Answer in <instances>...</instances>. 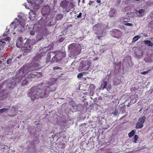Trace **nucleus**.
<instances>
[{"label": "nucleus", "instance_id": "f257e3e1", "mask_svg": "<svg viewBox=\"0 0 153 153\" xmlns=\"http://www.w3.org/2000/svg\"><path fill=\"white\" fill-rule=\"evenodd\" d=\"M43 86V84L39 85L38 87H33L29 89L28 91V96H47L48 95L50 92L52 91L51 89V86L50 87L45 86L41 89V87Z\"/></svg>", "mask_w": 153, "mask_h": 153}, {"label": "nucleus", "instance_id": "f03ea898", "mask_svg": "<svg viewBox=\"0 0 153 153\" xmlns=\"http://www.w3.org/2000/svg\"><path fill=\"white\" fill-rule=\"evenodd\" d=\"M68 50L71 55L74 56L79 55L81 50L80 46L75 43L70 45L68 46Z\"/></svg>", "mask_w": 153, "mask_h": 153}, {"label": "nucleus", "instance_id": "7ed1b4c3", "mask_svg": "<svg viewBox=\"0 0 153 153\" xmlns=\"http://www.w3.org/2000/svg\"><path fill=\"white\" fill-rule=\"evenodd\" d=\"M53 54L55 55L52 58L51 63L54 62H59L62 60L63 57H65V53L62 51H54Z\"/></svg>", "mask_w": 153, "mask_h": 153}, {"label": "nucleus", "instance_id": "20e7f679", "mask_svg": "<svg viewBox=\"0 0 153 153\" xmlns=\"http://www.w3.org/2000/svg\"><path fill=\"white\" fill-rule=\"evenodd\" d=\"M33 70H30L25 74L26 78H30L32 77H39L41 76V73L40 72H37L36 71H32Z\"/></svg>", "mask_w": 153, "mask_h": 153}, {"label": "nucleus", "instance_id": "39448f33", "mask_svg": "<svg viewBox=\"0 0 153 153\" xmlns=\"http://www.w3.org/2000/svg\"><path fill=\"white\" fill-rule=\"evenodd\" d=\"M90 65V63L88 61H81L80 63L79 68L82 70H87Z\"/></svg>", "mask_w": 153, "mask_h": 153}, {"label": "nucleus", "instance_id": "423d86ee", "mask_svg": "<svg viewBox=\"0 0 153 153\" xmlns=\"http://www.w3.org/2000/svg\"><path fill=\"white\" fill-rule=\"evenodd\" d=\"M32 47L30 43L28 42H26L24 46L22 47L21 49L23 52V54L25 53H28L32 49Z\"/></svg>", "mask_w": 153, "mask_h": 153}, {"label": "nucleus", "instance_id": "0eeeda50", "mask_svg": "<svg viewBox=\"0 0 153 153\" xmlns=\"http://www.w3.org/2000/svg\"><path fill=\"white\" fill-rule=\"evenodd\" d=\"M68 4L69 1L66 0H63L61 1L60 3V6L66 12H67V8Z\"/></svg>", "mask_w": 153, "mask_h": 153}, {"label": "nucleus", "instance_id": "6e6552de", "mask_svg": "<svg viewBox=\"0 0 153 153\" xmlns=\"http://www.w3.org/2000/svg\"><path fill=\"white\" fill-rule=\"evenodd\" d=\"M23 40L22 37H19L18 38L16 41V45L18 48H20L22 47Z\"/></svg>", "mask_w": 153, "mask_h": 153}, {"label": "nucleus", "instance_id": "1a4fd4ad", "mask_svg": "<svg viewBox=\"0 0 153 153\" xmlns=\"http://www.w3.org/2000/svg\"><path fill=\"white\" fill-rule=\"evenodd\" d=\"M16 84L15 81H13L10 83H7V85L6 89L7 90L10 89H13L16 86Z\"/></svg>", "mask_w": 153, "mask_h": 153}, {"label": "nucleus", "instance_id": "9d476101", "mask_svg": "<svg viewBox=\"0 0 153 153\" xmlns=\"http://www.w3.org/2000/svg\"><path fill=\"white\" fill-rule=\"evenodd\" d=\"M28 2L31 4L33 7V10H32L33 11H34L36 12V11L39 9V6L37 4H33V3L34 2L33 1V0H27Z\"/></svg>", "mask_w": 153, "mask_h": 153}, {"label": "nucleus", "instance_id": "9b49d317", "mask_svg": "<svg viewBox=\"0 0 153 153\" xmlns=\"http://www.w3.org/2000/svg\"><path fill=\"white\" fill-rule=\"evenodd\" d=\"M29 17L31 20H34L36 15L35 11L33 10H30L29 13Z\"/></svg>", "mask_w": 153, "mask_h": 153}, {"label": "nucleus", "instance_id": "f8f14e48", "mask_svg": "<svg viewBox=\"0 0 153 153\" xmlns=\"http://www.w3.org/2000/svg\"><path fill=\"white\" fill-rule=\"evenodd\" d=\"M96 87L94 84H91L89 87V89L88 90V91L89 90L90 94L89 96H93L94 94L93 91L96 88Z\"/></svg>", "mask_w": 153, "mask_h": 153}, {"label": "nucleus", "instance_id": "ddd939ff", "mask_svg": "<svg viewBox=\"0 0 153 153\" xmlns=\"http://www.w3.org/2000/svg\"><path fill=\"white\" fill-rule=\"evenodd\" d=\"M15 28H17L18 31L20 32H23L24 30V26L22 24L18 25L14 27Z\"/></svg>", "mask_w": 153, "mask_h": 153}, {"label": "nucleus", "instance_id": "4468645a", "mask_svg": "<svg viewBox=\"0 0 153 153\" xmlns=\"http://www.w3.org/2000/svg\"><path fill=\"white\" fill-rule=\"evenodd\" d=\"M41 13L43 15L47 14L49 12V9L46 7H44L41 10Z\"/></svg>", "mask_w": 153, "mask_h": 153}, {"label": "nucleus", "instance_id": "2eb2a0df", "mask_svg": "<svg viewBox=\"0 0 153 153\" xmlns=\"http://www.w3.org/2000/svg\"><path fill=\"white\" fill-rule=\"evenodd\" d=\"M53 54V51L50 52H48L47 54L46 57V62H51V55Z\"/></svg>", "mask_w": 153, "mask_h": 153}, {"label": "nucleus", "instance_id": "dca6fc26", "mask_svg": "<svg viewBox=\"0 0 153 153\" xmlns=\"http://www.w3.org/2000/svg\"><path fill=\"white\" fill-rule=\"evenodd\" d=\"M74 4L72 2L69 3L68 5V8H67V12H69L70 10L74 7Z\"/></svg>", "mask_w": 153, "mask_h": 153}, {"label": "nucleus", "instance_id": "f3484780", "mask_svg": "<svg viewBox=\"0 0 153 153\" xmlns=\"http://www.w3.org/2000/svg\"><path fill=\"white\" fill-rule=\"evenodd\" d=\"M109 16L111 17H114L116 16V11L114 9H111L110 11Z\"/></svg>", "mask_w": 153, "mask_h": 153}, {"label": "nucleus", "instance_id": "a211bd4d", "mask_svg": "<svg viewBox=\"0 0 153 153\" xmlns=\"http://www.w3.org/2000/svg\"><path fill=\"white\" fill-rule=\"evenodd\" d=\"M102 27V25L101 24H97L93 26V28L95 30H97L99 29L100 30Z\"/></svg>", "mask_w": 153, "mask_h": 153}, {"label": "nucleus", "instance_id": "6ab92c4d", "mask_svg": "<svg viewBox=\"0 0 153 153\" xmlns=\"http://www.w3.org/2000/svg\"><path fill=\"white\" fill-rule=\"evenodd\" d=\"M144 43L145 44L148 46L152 47L153 46V42H151L149 40L144 41Z\"/></svg>", "mask_w": 153, "mask_h": 153}, {"label": "nucleus", "instance_id": "aec40b11", "mask_svg": "<svg viewBox=\"0 0 153 153\" xmlns=\"http://www.w3.org/2000/svg\"><path fill=\"white\" fill-rule=\"evenodd\" d=\"M107 85V82L106 81H103L101 85L100 88L103 90L105 87H106Z\"/></svg>", "mask_w": 153, "mask_h": 153}, {"label": "nucleus", "instance_id": "412c9836", "mask_svg": "<svg viewBox=\"0 0 153 153\" xmlns=\"http://www.w3.org/2000/svg\"><path fill=\"white\" fill-rule=\"evenodd\" d=\"M43 38V36L42 34L41 33H40L37 35L36 36V39L39 41L42 39Z\"/></svg>", "mask_w": 153, "mask_h": 153}, {"label": "nucleus", "instance_id": "4be33fe9", "mask_svg": "<svg viewBox=\"0 0 153 153\" xmlns=\"http://www.w3.org/2000/svg\"><path fill=\"white\" fill-rule=\"evenodd\" d=\"M146 119V117L143 116L142 117L139 118L138 122L140 123V124H143L145 121Z\"/></svg>", "mask_w": 153, "mask_h": 153}, {"label": "nucleus", "instance_id": "5701e85b", "mask_svg": "<svg viewBox=\"0 0 153 153\" xmlns=\"http://www.w3.org/2000/svg\"><path fill=\"white\" fill-rule=\"evenodd\" d=\"M121 82V79H116L113 81V83L114 85H117L120 84Z\"/></svg>", "mask_w": 153, "mask_h": 153}, {"label": "nucleus", "instance_id": "b1692460", "mask_svg": "<svg viewBox=\"0 0 153 153\" xmlns=\"http://www.w3.org/2000/svg\"><path fill=\"white\" fill-rule=\"evenodd\" d=\"M143 124H140L137 122L136 124V128L137 129L142 128L143 127Z\"/></svg>", "mask_w": 153, "mask_h": 153}, {"label": "nucleus", "instance_id": "393cba45", "mask_svg": "<svg viewBox=\"0 0 153 153\" xmlns=\"http://www.w3.org/2000/svg\"><path fill=\"white\" fill-rule=\"evenodd\" d=\"M135 133V131L134 130H132L131 132L128 134V137H131L134 136Z\"/></svg>", "mask_w": 153, "mask_h": 153}, {"label": "nucleus", "instance_id": "a878e982", "mask_svg": "<svg viewBox=\"0 0 153 153\" xmlns=\"http://www.w3.org/2000/svg\"><path fill=\"white\" fill-rule=\"evenodd\" d=\"M28 83V81L26 79V78H25V79L22 81L21 83V85L22 86H25Z\"/></svg>", "mask_w": 153, "mask_h": 153}, {"label": "nucleus", "instance_id": "bb28decb", "mask_svg": "<svg viewBox=\"0 0 153 153\" xmlns=\"http://www.w3.org/2000/svg\"><path fill=\"white\" fill-rule=\"evenodd\" d=\"M136 57L138 59H140L141 57L143 55V54L141 52H138V53H136L135 54Z\"/></svg>", "mask_w": 153, "mask_h": 153}, {"label": "nucleus", "instance_id": "cd10ccee", "mask_svg": "<svg viewBox=\"0 0 153 153\" xmlns=\"http://www.w3.org/2000/svg\"><path fill=\"white\" fill-rule=\"evenodd\" d=\"M63 17V15L62 14H57L56 16V19L57 20H60L62 19Z\"/></svg>", "mask_w": 153, "mask_h": 153}, {"label": "nucleus", "instance_id": "c85d7f7f", "mask_svg": "<svg viewBox=\"0 0 153 153\" xmlns=\"http://www.w3.org/2000/svg\"><path fill=\"white\" fill-rule=\"evenodd\" d=\"M140 37V36H135L133 39L132 42H135L139 39Z\"/></svg>", "mask_w": 153, "mask_h": 153}, {"label": "nucleus", "instance_id": "c756f323", "mask_svg": "<svg viewBox=\"0 0 153 153\" xmlns=\"http://www.w3.org/2000/svg\"><path fill=\"white\" fill-rule=\"evenodd\" d=\"M62 68L60 67L59 66H55L53 67V71H55V70H62Z\"/></svg>", "mask_w": 153, "mask_h": 153}, {"label": "nucleus", "instance_id": "7c9ffc66", "mask_svg": "<svg viewBox=\"0 0 153 153\" xmlns=\"http://www.w3.org/2000/svg\"><path fill=\"white\" fill-rule=\"evenodd\" d=\"M39 63H38V62H37L36 63V65H33L34 67V70L37 69L38 68H39Z\"/></svg>", "mask_w": 153, "mask_h": 153}, {"label": "nucleus", "instance_id": "2f4dec72", "mask_svg": "<svg viewBox=\"0 0 153 153\" xmlns=\"http://www.w3.org/2000/svg\"><path fill=\"white\" fill-rule=\"evenodd\" d=\"M30 41L31 42V43L32 44L31 45L36 44V43H37L38 42V41L37 39L35 40V39H32Z\"/></svg>", "mask_w": 153, "mask_h": 153}, {"label": "nucleus", "instance_id": "473e14b6", "mask_svg": "<svg viewBox=\"0 0 153 153\" xmlns=\"http://www.w3.org/2000/svg\"><path fill=\"white\" fill-rule=\"evenodd\" d=\"M145 12V10L143 9H141L139 10L138 13L140 14H142L143 13H144Z\"/></svg>", "mask_w": 153, "mask_h": 153}, {"label": "nucleus", "instance_id": "72a5a7b5", "mask_svg": "<svg viewBox=\"0 0 153 153\" xmlns=\"http://www.w3.org/2000/svg\"><path fill=\"white\" fill-rule=\"evenodd\" d=\"M7 110V108H2L0 110V113L2 114L4 112L6 111Z\"/></svg>", "mask_w": 153, "mask_h": 153}, {"label": "nucleus", "instance_id": "f704fd0d", "mask_svg": "<svg viewBox=\"0 0 153 153\" xmlns=\"http://www.w3.org/2000/svg\"><path fill=\"white\" fill-rule=\"evenodd\" d=\"M138 135H135L134 137V142L135 143H136V142L137 140V139H138Z\"/></svg>", "mask_w": 153, "mask_h": 153}, {"label": "nucleus", "instance_id": "c9c22d12", "mask_svg": "<svg viewBox=\"0 0 153 153\" xmlns=\"http://www.w3.org/2000/svg\"><path fill=\"white\" fill-rule=\"evenodd\" d=\"M33 30V28L32 29ZM29 33L30 34L32 35H33L35 34V31H33V30H29Z\"/></svg>", "mask_w": 153, "mask_h": 153}, {"label": "nucleus", "instance_id": "e433bc0d", "mask_svg": "<svg viewBox=\"0 0 153 153\" xmlns=\"http://www.w3.org/2000/svg\"><path fill=\"white\" fill-rule=\"evenodd\" d=\"M31 98V100H32V101H34L36 99H37L38 98H36V96H30Z\"/></svg>", "mask_w": 153, "mask_h": 153}, {"label": "nucleus", "instance_id": "4c0bfd02", "mask_svg": "<svg viewBox=\"0 0 153 153\" xmlns=\"http://www.w3.org/2000/svg\"><path fill=\"white\" fill-rule=\"evenodd\" d=\"M65 38L63 37H61L58 40V42H62L64 40Z\"/></svg>", "mask_w": 153, "mask_h": 153}, {"label": "nucleus", "instance_id": "58836bf2", "mask_svg": "<svg viewBox=\"0 0 153 153\" xmlns=\"http://www.w3.org/2000/svg\"><path fill=\"white\" fill-rule=\"evenodd\" d=\"M131 90L132 92L134 91L135 92L137 90V89L136 87H133L131 89Z\"/></svg>", "mask_w": 153, "mask_h": 153}, {"label": "nucleus", "instance_id": "ea45409f", "mask_svg": "<svg viewBox=\"0 0 153 153\" xmlns=\"http://www.w3.org/2000/svg\"><path fill=\"white\" fill-rule=\"evenodd\" d=\"M12 62V59H8L7 61V64H10Z\"/></svg>", "mask_w": 153, "mask_h": 153}, {"label": "nucleus", "instance_id": "a19ab883", "mask_svg": "<svg viewBox=\"0 0 153 153\" xmlns=\"http://www.w3.org/2000/svg\"><path fill=\"white\" fill-rule=\"evenodd\" d=\"M9 30H8L7 31L3 33V35L4 36H7L9 34Z\"/></svg>", "mask_w": 153, "mask_h": 153}, {"label": "nucleus", "instance_id": "79ce46f5", "mask_svg": "<svg viewBox=\"0 0 153 153\" xmlns=\"http://www.w3.org/2000/svg\"><path fill=\"white\" fill-rule=\"evenodd\" d=\"M83 76V74L82 73H80L78 74L77 77L78 78H81Z\"/></svg>", "mask_w": 153, "mask_h": 153}, {"label": "nucleus", "instance_id": "37998d69", "mask_svg": "<svg viewBox=\"0 0 153 153\" xmlns=\"http://www.w3.org/2000/svg\"><path fill=\"white\" fill-rule=\"evenodd\" d=\"M125 25L126 26H133V25L131 23H126Z\"/></svg>", "mask_w": 153, "mask_h": 153}, {"label": "nucleus", "instance_id": "c03bdc74", "mask_svg": "<svg viewBox=\"0 0 153 153\" xmlns=\"http://www.w3.org/2000/svg\"><path fill=\"white\" fill-rule=\"evenodd\" d=\"M148 73V71H144L142 72L141 74H142L145 75L147 74Z\"/></svg>", "mask_w": 153, "mask_h": 153}, {"label": "nucleus", "instance_id": "a18cd8bd", "mask_svg": "<svg viewBox=\"0 0 153 153\" xmlns=\"http://www.w3.org/2000/svg\"><path fill=\"white\" fill-rule=\"evenodd\" d=\"M82 15V13L81 12L79 13L78 15L77 16V18H79L81 17Z\"/></svg>", "mask_w": 153, "mask_h": 153}, {"label": "nucleus", "instance_id": "49530a36", "mask_svg": "<svg viewBox=\"0 0 153 153\" xmlns=\"http://www.w3.org/2000/svg\"><path fill=\"white\" fill-rule=\"evenodd\" d=\"M93 2H94L93 1H89V2L88 3V4L89 5H91L92 4V3H93Z\"/></svg>", "mask_w": 153, "mask_h": 153}, {"label": "nucleus", "instance_id": "de8ad7c7", "mask_svg": "<svg viewBox=\"0 0 153 153\" xmlns=\"http://www.w3.org/2000/svg\"><path fill=\"white\" fill-rule=\"evenodd\" d=\"M102 36H97V37H98V39L100 40H101V38L102 37Z\"/></svg>", "mask_w": 153, "mask_h": 153}, {"label": "nucleus", "instance_id": "09e8293b", "mask_svg": "<svg viewBox=\"0 0 153 153\" xmlns=\"http://www.w3.org/2000/svg\"><path fill=\"white\" fill-rule=\"evenodd\" d=\"M72 26V25L71 24H69L68 25L67 27H71Z\"/></svg>", "mask_w": 153, "mask_h": 153}, {"label": "nucleus", "instance_id": "8fccbe9b", "mask_svg": "<svg viewBox=\"0 0 153 153\" xmlns=\"http://www.w3.org/2000/svg\"><path fill=\"white\" fill-rule=\"evenodd\" d=\"M97 2L98 3H100L101 2V1L100 0H97Z\"/></svg>", "mask_w": 153, "mask_h": 153}, {"label": "nucleus", "instance_id": "3c124183", "mask_svg": "<svg viewBox=\"0 0 153 153\" xmlns=\"http://www.w3.org/2000/svg\"><path fill=\"white\" fill-rule=\"evenodd\" d=\"M57 0H54L53 1V2L54 3L56 4L57 3Z\"/></svg>", "mask_w": 153, "mask_h": 153}, {"label": "nucleus", "instance_id": "603ef678", "mask_svg": "<svg viewBox=\"0 0 153 153\" xmlns=\"http://www.w3.org/2000/svg\"><path fill=\"white\" fill-rule=\"evenodd\" d=\"M98 59V57H96L94 59V60H97Z\"/></svg>", "mask_w": 153, "mask_h": 153}, {"label": "nucleus", "instance_id": "864d4df0", "mask_svg": "<svg viewBox=\"0 0 153 153\" xmlns=\"http://www.w3.org/2000/svg\"><path fill=\"white\" fill-rule=\"evenodd\" d=\"M62 145L63 147H64L65 146V143H62Z\"/></svg>", "mask_w": 153, "mask_h": 153}, {"label": "nucleus", "instance_id": "5fc2aeb1", "mask_svg": "<svg viewBox=\"0 0 153 153\" xmlns=\"http://www.w3.org/2000/svg\"><path fill=\"white\" fill-rule=\"evenodd\" d=\"M136 102V101H134V102L133 100H131V101L130 102H131L132 103H134V102Z\"/></svg>", "mask_w": 153, "mask_h": 153}, {"label": "nucleus", "instance_id": "6e6d98bb", "mask_svg": "<svg viewBox=\"0 0 153 153\" xmlns=\"http://www.w3.org/2000/svg\"><path fill=\"white\" fill-rule=\"evenodd\" d=\"M130 103H131V102H130V103H128V105H127V106H128L129 107L130 106Z\"/></svg>", "mask_w": 153, "mask_h": 153}, {"label": "nucleus", "instance_id": "4d7b16f0", "mask_svg": "<svg viewBox=\"0 0 153 153\" xmlns=\"http://www.w3.org/2000/svg\"><path fill=\"white\" fill-rule=\"evenodd\" d=\"M42 19H43V18H41L40 20V21H39L40 22H42Z\"/></svg>", "mask_w": 153, "mask_h": 153}, {"label": "nucleus", "instance_id": "13d9d810", "mask_svg": "<svg viewBox=\"0 0 153 153\" xmlns=\"http://www.w3.org/2000/svg\"><path fill=\"white\" fill-rule=\"evenodd\" d=\"M82 2L83 3H84L85 2V0H82Z\"/></svg>", "mask_w": 153, "mask_h": 153}, {"label": "nucleus", "instance_id": "bf43d9fd", "mask_svg": "<svg viewBox=\"0 0 153 153\" xmlns=\"http://www.w3.org/2000/svg\"><path fill=\"white\" fill-rule=\"evenodd\" d=\"M47 25L48 26H51V25H50V24L49 23L48 25Z\"/></svg>", "mask_w": 153, "mask_h": 153}, {"label": "nucleus", "instance_id": "052dcab7", "mask_svg": "<svg viewBox=\"0 0 153 153\" xmlns=\"http://www.w3.org/2000/svg\"><path fill=\"white\" fill-rule=\"evenodd\" d=\"M134 0L135 1H140V0Z\"/></svg>", "mask_w": 153, "mask_h": 153}, {"label": "nucleus", "instance_id": "680f3d73", "mask_svg": "<svg viewBox=\"0 0 153 153\" xmlns=\"http://www.w3.org/2000/svg\"><path fill=\"white\" fill-rule=\"evenodd\" d=\"M20 16H21L20 15H18V17H20Z\"/></svg>", "mask_w": 153, "mask_h": 153}, {"label": "nucleus", "instance_id": "e2e57ef3", "mask_svg": "<svg viewBox=\"0 0 153 153\" xmlns=\"http://www.w3.org/2000/svg\"><path fill=\"white\" fill-rule=\"evenodd\" d=\"M40 98H43V97H42V96H41Z\"/></svg>", "mask_w": 153, "mask_h": 153}, {"label": "nucleus", "instance_id": "0e129e2a", "mask_svg": "<svg viewBox=\"0 0 153 153\" xmlns=\"http://www.w3.org/2000/svg\"><path fill=\"white\" fill-rule=\"evenodd\" d=\"M110 88H109V89H108V88H107V90H108V91H109V90H110Z\"/></svg>", "mask_w": 153, "mask_h": 153}, {"label": "nucleus", "instance_id": "69168bd1", "mask_svg": "<svg viewBox=\"0 0 153 153\" xmlns=\"http://www.w3.org/2000/svg\"><path fill=\"white\" fill-rule=\"evenodd\" d=\"M78 2H80V0H78Z\"/></svg>", "mask_w": 153, "mask_h": 153}, {"label": "nucleus", "instance_id": "338daca9", "mask_svg": "<svg viewBox=\"0 0 153 153\" xmlns=\"http://www.w3.org/2000/svg\"><path fill=\"white\" fill-rule=\"evenodd\" d=\"M105 45H102L101 46H105Z\"/></svg>", "mask_w": 153, "mask_h": 153}, {"label": "nucleus", "instance_id": "774afa93", "mask_svg": "<svg viewBox=\"0 0 153 153\" xmlns=\"http://www.w3.org/2000/svg\"><path fill=\"white\" fill-rule=\"evenodd\" d=\"M127 22L126 21H124V22Z\"/></svg>", "mask_w": 153, "mask_h": 153}]
</instances>
